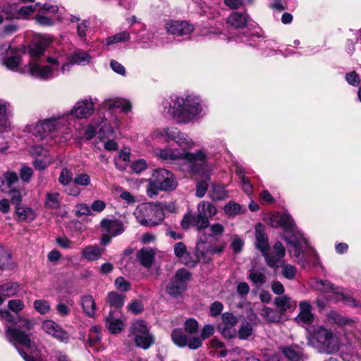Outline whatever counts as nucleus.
Returning <instances> with one entry per match:
<instances>
[{
  "mask_svg": "<svg viewBox=\"0 0 361 361\" xmlns=\"http://www.w3.org/2000/svg\"><path fill=\"white\" fill-rule=\"evenodd\" d=\"M269 224L272 227H283L284 238L288 245V249L294 261L303 268L317 266L319 258L312 249L307 250L308 245L303 234L295 227L294 221L288 213L276 212L271 215Z\"/></svg>",
  "mask_w": 361,
  "mask_h": 361,
  "instance_id": "f257e3e1",
  "label": "nucleus"
},
{
  "mask_svg": "<svg viewBox=\"0 0 361 361\" xmlns=\"http://www.w3.org/2000/svg\"><path fill=\"white\" fill-rule=\"evenodd\" d=\"M154 154L167 164H178L180 170L186 173H197L199 166L206 164V154L202 150L192 153L166 147L155 149Z\"/></svg>",
  "mask_w": 361,
  "mask_h": 361,
  "instance_id": "f03ea898",
  "label": "nucleus"
},
{
  "mask_svg": "<svg viewBox=\"0 0 361 361\" xmlns=\"http://www.w3.org/2000/svg\"><path fill=\"white\" fill-rule=\"evenodd\" d=\"M201 99L195 95L176 97L169 104L168 112L178 123H188L202 116Z\"/></svg>",
  "mask_w": 361,
  "mask_h": 361,
  "instance_id": "7ed1b4c3",
  "label": "nucleus"
},
{
  "mask_svg": "<svg viewBox=\"0 0 361 361\" xmlns=\"http://www.w3.org/2000/svg\"><path fill=\"white\" fill-rule=\"evenodd\" d=\"M46 61L49 64L44 65L43 61H30L27 73H29L32 77L40 80H48L57 76L59 73L60 61L59 59L47 57Z\"/></svg>",
  "mask_w": 361,
  "mask_h": 361,
  "instance_id": "20e7f679",
  "label": "nucleus"
},
{
  "mask_svg": "<svg viewBox=\"0 0 361 361\" xmlns=\"http://www.w3.org/2000/svg\"><path fill=\"white\" fill-rule=\"evenodd\" d=\"M134 215L141 225L146 226L157 225L164 220L163 212L160 207L150 203L138 205Z\"/></svg>",
  "mask_w": 361,
  "mask_h": 361,
  "instance_id": "39448f33",
  "label": "nucleus"
},
{
  "mask_svg": "<svg viewBox=\"0 0 361 361\" xmlns=\"http://www.w3.org/2000/svg\"><path fill=\"white\" fill-rule=\"evenodd\" d=\"M33 327L31 321L25 319H20L17 326L8 327L6 331L7 338L15 345H19L26 348H30L32 341L30 334H27L25 330L30 331Z\"/></svg>",
  "mask_w": 361,
  "mask_h": 361,
  "instance_id": "423d86ee",
  "label": "nucleus"
},
{
  "mask_svg": "<svg viewBox=\"0 0 361 361\" xmlns=\"http://www.w3.org/2000/svg\"><path fill=\"white\" fill-rule=\"evenodd\" d=\"M34 20L37 25L45 27L54 26L63 20L59 12V8L56 5L45 3L40 4L38 12Z\"/></svg>",
  "mask_w": 361,
  "mask_h": 361,
  "instance_id": "0eeeda50",
  "label": "nucleus"
},
{
  "mask_svg": "<svg viewBox=\"0 0 361 361\" xmlns=\"http://www.w3.org/2000/svg\"><path fill=\"white\" fill-rule=\"evenodd\" d=\"M131 335L135 345L144 350L148 349L154 343V336L149 333L145 322L142 320H137L132 324Z\"/></svg>",
  "mask_w": 361,
  "mask_h": 361,
  "instance_id": "6e6552de",
  "label": "nucleus"
},
{
  "mask_svg": "<svg viewBox=\"0 0 361 361\" xmlns=\"http://www.w3.org/2000/svg\"><path fill=\"white\" fill-rule=\"evenodd\" d=\"M114 130L111 126L107 123L106 118H101L99 122L93 121L90 123L85 131V138L90 140L95 135L101 141L113 136Z\"/></svg>",
  "mask_w": 361,
  "mask_h": 361,
  "instance_id": "1a4fd4ad",
  "label": "nucleus"
},
{
  "mask_svg": "<svg viewBox=\"0 0 361 361\" xmlns=\"http://www.w3.org/2000/svg\"><path fill=\"white\" fill-rule=\"evenodd\" d=\"M190 276V274L186 269H178L174 278L166 286V292L174 297L181 294L186 288Z\"/></svg>",
  "mask_w": 361,
  "mask_h": 361,
  "instance_id": "9d476101",
  "label": "nucleus"
},
{
  "mask_svg": "<svg viewBox=\"0 0 361 361\" xmlns=\"http://www.w3.org/2000/svg\"><path fill=\"white\" fill-rule=\"evenodd\" d=\"M41 328L46 334L61 343H68L70 341V334L60 324L51 319L42 322Z\"/></svg>",
  "mask_w": 361,
  "mask_h": 361,
  "instance_id": "9b49d317",
  "label": "nucleus"
},
{
  "mask_svg": "<svg viewBox=\"0 0 361 361\" xmlns=\"http://www.w3.org/2000/svg\"><path fill=\"white\" fill-rule=\"evenodd\" d=\"M63 117L64 115L39 121L33 126L31 132L34 135L42 139L59 127Z\"/></svg>",
  "mask_w": 361,
  "mask_h": 361,
  "instance_id": "f8f14e48",
  "label": "nucleus"
},
{
  "mask_svg": "<svg viewBox=\"0 0 361 361\" xmlns=\"http://www.w3.org/2000/svg\"><path fill=\"white\" fill-rule=\"evenodd\" d=\"M152 180L161 190H171L176 187V180L171 172L165 169H159L154 171Z\"/></svg>",
  "mask_w": 361,
  "mask_h": 361,
  "instance_id": "ddd939ff",
  "label": "nucleus"
},
{
  "mask_svg": "<svg viewBox=\"0 0 361 361\" xmlns=\"http://www.w3.org/2000/svg\"><path fill=\"white\" fill-rule=\"evenodd\" d=\"M52 41L53 39L51 36H39L34 43L30 44L28 47L30 61H43L41 57Z\"/></svg>",
  "mask_w": 361,
  "mask_h": 361,
  "instance_id": "4468645a",
  "label": "nucleus"
},
{
  "mask_svg": "<svg viewBox=\"0 0 361 361\" xmlns=\"http://www.w3.org/2000/svg\"><path fill=\"white\" fill-rule=\"evenodd\" d=\"M286 254V250L280 242H276L269 252L266 250L262 255L267 265L271 268H279Z\"/></svg>",
  "mask_w": 361,
  "mask_h": 361,
  "instance_id": "2eb2a0df",
  "label": "nucleus"
},
{
  "mask_svg": "<svg viewBox=\"0 0 361 361\" xmlns=\"http://www.w3.org/2000/svg\"><path fill=\"white\" fill-rule=\"evenodd\" d=\"M167 33L175 36L188 35L194 30V26L185 20H169L165 24Z\"/></svg>",
  "mask_w": 361,
  "mask_h": 361,
  "instance_id": "dca6fc26",
  "label": "nucleus"
},
{
  "mask_svg": "<svg viewBox=\"0 0 361 361\" xmlns=\"http://www.w3.org/2000/svg\"><path fill=\"white\" fill-rule=\"evenodd\" d=\"M94 102L90 99H85L76 102L70 114L76 118H83L90 116L94 111Z\"/></svg>",
  "mask_w": 361,
  "mask_h": 361,
  "instance_id": "f3484780",
  "label": "nucleus"
},
{
  "mask_svg": "<svg viewBox=\"0 0 361 361\" xmlns=\"http://www.w3.org/2000/svg\"><path fill=\"white\" fill-rule=\"evenodd\" d=\"M12 108L11 104L0 99V133L11 130Z\"/></svg>",
  "mask_w": 361,
  "mask_h": 361,
  "instance_id": "a211bd4d",
  "label": "nucleus"
},
{
  "mask_svg": "<svg viewBox=\"0 0 361 361\" xmlns=\"http://www.w3.org/2000/svg\"><path fill=\"white\" fill-rule=\"evenodd\" d=\"M314 338L324 347L326 348L328 353H331L334 351V348L331 347L333 341L334 336L331 331L326 329L319 326L315 328L314 330Z\"/></svg>",
  "mask_w": 361,
  "mask_h": 361,
  "instance_id": "6ab92c4d",
  "label": "nucleus"
},
{
  "mask_svg": "<svg viewBox=\"0 0 361 361\" xmlns=\"http://www.w3.org/2000/svg\"><path fill=\"white\" fill-rule=\"evenodd\" d=\"M103 108L114 111L116 109H120L122 112L128 113L131 110L130 102L123 98H110L106 99L103 102Z\"/></svg>",
  "mask_w": 361,
  "mask_h": 361,
  "instance_id": "aec40b11",
  "label": "nucleus"
},
{
  "mask_svg": "<svg viewBox=\"0 0 361 361\" xmlns=\"http://www.w3.org/2000/svg\"><path fill=\"white\" fill-rule=\"evenodd\" d=\"M100 225L104 233L114 237L121 234L125 230L123 222L117 219H104Z\"/></svg>",
  "mask_w": 361,
  "mask_h": 361,
  "instance_id": "412c9836",
  "label": "nucleus"
},
{
  "mask_svg": "<svg viewBox=\"0 0 361 361\" xmlns=\"http://www.w3.org/2000/svg\"><path fill=\"white\" fill-rule=\"evenodd\" d=\"M174 254L179 261L185 265L194 267L195 261L192 256L188 252L186 245L182 243H176L173 246Z\"/></svg>",
  "mask_w": 361,
  "mask_h": 361,
  "instance_id": "4be33fe9",
  "label": "nucleus"
},
{
  "mask_svg": "<svg viewBox=\"0 0 361 361\" xmlns=\"http://www.w3.org/2000/svg\"><path fill=\"white\" fill-rule=\"evenodd\" d=\"M255 230V246L262 254L269 250V244L268 236L265 232L264 226L262 224H257Z\"/></svg>",
  "mask_w": 361,
  "mask_h": 361,
  "instance_id": "5701e85b",
  "label": "nucleus"
},
{
  "mask_svg": "<svg viewBox=\"0 0 361 361\" xmlns=\"http://www.w3.org/2000/svg\"><path fill=\"white\" fill-rule=\"evenodd\" d=\"M300 312L295 317L298 324H310L313 321V314L311 312L312 307L307 301H302L299 305Z\"/></svg>",
  "mask_w": 361,
  "mask_h": 361,
  "instance_id": "b1692460",
  "label": "nucleus"
},
{
  "mask_svg": "<svg viewBox=\"0 0 361 361\" xmlns=\"http://www.w3.org/2000/svg\"><path fill=\"white\" fill-rule=\"evenodd\" d=\"M212 252L207 247V244L204 242H199L197 243L195 257H192V260L195 261L194 267L197 262L206 263L210 259Z\"/></svg>",
  "mask_w": 361,
  "mask_h": 361,
  "instance_id": "393cba45",
  "label": "nucleus"
},
{
  "mask_svg": "<svg viewBox=\"0 0 361 361\" xmlns=\"http://www.w3.org/2000/svg\"><path fill=\"white\" fill-rule=\"evenodd\" d=\"M156 250L147 247L141 249L137 253V259L140 264L146 268H150L152 265Z\"/></svg>",
  "mask_w": 361,
  "mask_h": 361,
  "instance_id": "a878e982",
  "label": "nucleus"
},
{
  "mask_svg": "<svg viewBox=\"0 0 361 361\" xmlns=\"http://www.w3.org/2000/svg\"><path fill=\"white\" fill-rule=\"evenodd\" d=\"M105 325L111 334L120 333L124 326L123 321L115 317L112 312H110L109 316L106 318Z\"/></svg>",
  "mask_w": 361,
  "mask_h": 361,
  "instance_id": "bb28decb",
  "label": "nucleus"
},
{
  "mask_svg": "<svg viewBox=\"0 0 361 361\" xmlns=\"http://www.w3.org/2000/svg\"><path fill=\"white\" fill-rule=\"evenodd\" d=\"M21 56L19 55H14L11 56L5 57L3 59V64L8 69L13 71H17L22 74L26 73L27 70V66H25L24 68L18 69V66L21 63Z\"/></svg>",
  "mask_w": 361,
  "mask_h": 361,
  "instance_id": "cd10ccee",
  "label": "nucleus"
},
{
  "mask_svg": "<svg viewBox=\"0 0 361 361\" xmlns=\"http://www.w3.org/2000/svg\"><path fill=\"white\" fill-rule=\"evenodd\" d=\"M248 21L246 13L233 12L227 19V23L235 28L243 27Z\"/></svg>",
  "mask_w": 361,
  "mask_h": 361,
  "instance_id": "c85d7f7f",
  "label": "nucleus"
},
{
  "mask_svg": "<svg viewBox=\"0 0 361 361\" xmlns=\"http://www.w3.org/2000/svg\"><path fill=\"white\" fill-rule=\"evenodd\" d=\"M103 252L104 249L97 245H88L82 250L81 255L88 261H95L102 257Z\"/></svg>",
  "mask_w": 361,
  "mask_h": 361,
  "instance_id": "c756f323",
  "label": "nucleus"
},
{
  "mask_svg": "<svg viewBox=\"0 0 361 361\" xmlns=\"http://www.w3.org/2000/svg\"><path fill=\"white\" fill-rule=\"evenodd\" d=\"M224 212L228 217H234L238 214L245 213L246 208L235 201H229L224 207Z\"/></svg>",
  "mask_w": 361,
  "mask_h": 361,
  "instance_id": "7c9ffc66",
  "label": "nucleus"
},
{
  "mask_svg": "<svg viewBox=\"0 0 361 361\" xmlns=\"http://www.w3.org/2000/svg\"><path fill=\"white\" fill-rule=\"evenodd\" d=\"M81 306L84 313L90 317L94 316L96 303L91 295H85L81 298Z\"/></svg>",
  "mask_w": 361,
  "mask_h": 361,
  "instance_id": "2f4dec72",
  "label": "nucleus"
},
{
  "mask_svg": "<svg viewBox=\"0 0 361 361\" xmlns=\"http://www.w3.org/2000/svg\"><path fill=\"white\" fill-rule=\"evenodd\" d=\"M260 314L267 322L277 323L281 319L282 312L264 307L261 310Z\"/></svg>",
  "mask_w": 361,
  "mask_h": 361,
  "instance_id": "473e14b6",
  "label": "nucleus"
},
{
  "mask_svg": "<svg viewBox=\"0 0 361 361\" xmlns=\"http://www.w3.org/2000/svg\"><path fill=\"white\" fill-rule=\"evenodd\" d=\"M281 350L290 361H299L302 357L301 349L298 345L282 347Z\"/></svg>",
  "mask_w": 361,
  "mask_h": 361,
  "instance_id": "72a5a7b5",
  "label": "nucleus"
},
{
  "mask_svg": "<svg viewBox=\"0 0 361 361\" xmlns=\"http://www.w3.org/2000/svg\"><path fill=\"white\" fill-rule=\"evenodd\" d=\"M69 60L71 63L85 66L90 63L91 56L84 51L77 50L70 56Z\"/></svg>",
  "mask_w": 361,
  "mask_h": 361,
  "instance_id": "f704fd0d",
  "label": "nucleus"
},
{
  "mask_svg": "<svg viewBox=\"0 0 361 361\" xmlns=\"http://www.w3.org/2000/svg\"><path fill=\"white\" fill-rule=\"evenodd\" d=\"M197 212L202 214L208 219L212 218L217 213V209L214 204L209 202L202 201L197 205Z\"/></svg>",
  "mask_w": 361,
  "mask_h": 361,
  "instance_id": "c9c22d12",
  "label": "nucleus"
},
{
  "mask_svg": "<svg viewBox=\"0 0 361 361\" xmlns=\"http://www.w3.org/2000/svg\"><path fill=\"white\" fill-rule=\"evenodd\" d=\"M275 303L282 314L287 310L294 309L296 306L295 302L286 295L277 297Z\"/></svg>",
  "mask_w": 361,
  "mask_h": 361,
  "instance_id": "e433bc0d",
  "label": "nucleus"
},
{
  "mask_svg": "<svg viewBox=\"0 0 361 361\" xmlns=\"http://www.w3.org/2000/svg\"><path fill=\"white\" fill-rule=\"evenodd\" d=\"M19 290V284L17 283L11 282L0 285V295L5 299L16 295Z\"/></svg>",
  "mask_w": 361,
  "mask_h": 361,
  "instance_id": "4c0bfd02",
  "label": "nucleus"
},
{
  "mask_svg": "<svg viewBox=\"0 0 361 361\" xmlns=\"http://www.w3.org/2000/svg\"><path fill=\"white\" fill-rule=\"evenodd\" d=\"M228 196V191L221 185H214L209 192V197L214 201H221Z\"/></svg>",
  "mask_w": 361,
  "mask_h": 361,
  "instance_id": "58836bf2",
  "label": "nucleus"
},
{
  "mask_svg": "<svg viewBox=\"0 0 361 361\" xmlns=\"http://www.w3.org/2000/svg\"><path fill=\"white\" fill-rule=\"evenodd\" d=\"M174 141L181 147L180 150L186 151V149H192L195 146L193 140L188 135L180 132L178 133L176 140Z\"/></svg>",
  "mask_w": 361,
  "mask_h": 361,
  "instance_id": "ea45409f",
  "label": "nucleus"
},
{
  "mask_svg": "<svg viewBox=\"0 0 361 361\" xmlns=\"http://www.w3.org/2000/svg\"><path fill=\"white\" fill-rule=\"evenodd\" d=\"M18 180V176L16 172L7 171L4 173L3 179L1 180L0 188L2 190H6Z\"/></svg>",
  "mask_w": 361,
  "mask_h": 361,
  "instance_id": "a19ab883",
  "label": "nucleus"
},
{
  "mask_svg": "<svg viewBox=\"0 0 361 361\" xmlns=\"http://www.w3.org/2000/svg\"><path fill=\"white\" fill-rule=\"evenodd\" d=\"M60 202V194L59 192H48L46 194L44 204L47 208L58 209Z\"/></svg>",
  "mask_w": 361,
  "mask_h": 361,
  "instance_id": "79ce46f5",
  "label": "nucleus"
},
{
  "mask_svg": "<svg viewBox=\"0 0 361 361\" xmlns=\"http://www.w3.org/2000/svg\"><path fill=\"white\" fill-rule=\"evenodd\" d=\"M16 213L20 220L23 221H33L35 218L34 211L29 207H16Z\"/></svg>",
  "mask_w": 361,
  "mask_h": 361,
  "instance_id": "37998d69",
  "label": "nucleus"
},
{
  "mask_svg": "<svg viewBox=\"0 0 361 361\" xmlns=\"http://www.w3.org/2000/svg\"><path fill=\"white\" fill-rule=\"evenodd\" d=\"M188 336L180 329H175L171 333L173 342L179 347L186 346L188 343Z\"/></svg>",
  "mask_w": 361,
  "mask_h": 361,
  "instance_id": "c03bdc74",
  "label": "nucleus"
},
{
  "mask_svg": "<svg viewBox=\"0 0 361 361\" xmlns=\"http://www.w3.org/2000/svg\"><path fill=\"white\" fill-rule=\"evenodd\" d=\"M130 39V33L123 31L106 39V44L109 46L114 44L126 42Z\"/></svg>",
  "mask_w": 361,
  "mask_h": 361,
  "instance_id": "a18cd8bd",
  "label": "nucleus"
},
{
  "mask_svg": "<svg viewBox=\"0 0 361 361\" xmlns=\"http://www.w3.org/2000/svg\"><path fill=\"white\" fill-rule=\"evenodd\" d=\"M193 226L197 227V230H203L207 228L209 225V221L207 216H204L200 213L196 215H192Z\"/></svg>",
  "mask_w": 361,
  "mask_h": 361,
  "instance_id": "49530a36",
  "label": "nucleus"
},
{
  "mask_svg": "<svg viewBox=\"0 0 361 361\" xmlns=\"http://www.w3.org/2000/svg\"><path fill=\"white\" fill-rule=\"evenodd\" d=\"M107 302L111 306L120 308L123 305L124 297L116 292H110L108 294Z\"/></svg>",
  "mask_w": 361,
  "mask_h": 361,
  "instance_id": "de8ad7c7",
  "label": "nucleus"
},
{
  "mask_svg": "<svg viewBox=\"0 0 361 361\" xmlns=\"http://www.w3.org/2000/svg\"><path fill=\"white\" fill-rule=\"evenodd\" d=\"M53 160L50 155H46L43 157L36 158L33 161V166L37 170L42 171L46 169Z\"/></svg>",
  "mask_w": 361,
  "mask_h": 361,
  "instance_id": "09e8293b",
  "label": "nucleus"
},
{
  "mask_svg": "<svg viewBox=\"0 0 361 361\" xmlns=\"http://www.w3.org/2000/svg\"><path fill=\"white\" fill-rule=\"evenodd\" d=\"M248 279L256 286H259L265 282V275L257 270H252L248 274Z\"/></svg>",
  "mask_w": 361,
  "mask_h": 361,
  "instance_id": "8fccbe9b",
  "label": "nucleus"
},
{
  "mask_svg": "<svg viewBox=\"0 0 361 361\" xmlns=\"http://www.w3.org/2000/svg\"><path fill=\"white\" fill-rule=\"evenodd\" d=\"M35 310L41 314H47L50 310L51 306L48 301L44 300H37L33 303Z\"/></svg>",
  "mask_w": 361,
  "mask_h": 361,
  "instance_id": "3c124183",
  "label": "nucleus"
},
{
  "mask_svg": "<svg viewBox=\"0 0 361 361\" xmlns=\"http://www.w3.org/2000/svg\"><path fill=\"white\" fill-rule=\"evenodd\" d=\"M235 325L218 324V329L225 338H231L235 336L237 331Z\"/></svg>",
  "mask_w": 361,
  "mask_h": 361,
  "instance_id": "603ef678",
  "label": "nucleus"
},
{
  "mask_svg": "<svg viewBox=\"0 0 361 361\" xmlns=\"http://www.w3.org/2000/svg\"><path fill=\"white\" fill-rule=\"evenodd\" d=\"M252 325L250 322H244L238 331V336L240 339H247L252 334Z\"/></svg>",
  "mask_w": 361,
  "mask_h": 361,
  "instance_id": "864d4df0",
  "label": "nucleus"
},
{
  "mask_svg": "<svg viewBox=\"0 0 361 361\" xmlns=\"http://www.w3.org/2000/svg\"><path fill=\"white\" fill-rule=\"evenodd\" d=\"M311 286L317 290L326 292L331 289V284L328 281L314 279L311 281Z\"/></svg>",
  "mask_w": 361,
  "mask_h": 361,
  "instance_id": "5fc2aeb1",
  "label": "nucleus"
},
{
  "mask_svg": "<svg viewBox=\"0 0 361 361\" xmlns=\"http://www.w3.org/2000/svg\"><path fill=\"white\" fill-rule=\"evenodd\" d=\"M72 180H73L72 171L67 168L62 169L60 176H59V183L63 185H67L71 183V181Z\"/></svg>",
  "mask_w": 361,
  "mask_h": 361,
  "instance_id": "6e6d98bb",
  "label": "nucleus"
},
{
  "mask_svg": "<svg viewBox=\"0 0 361 361\" xmlns=\"http://www.w3.org/2000/svg\"><path fill=\"white\" fill-rule=\"evenodd\" d=\"M40 4L37 3L35 5L23 6L18 10V15L23 18H27L37 9V7L39 8Z\"/></svg>",
  "mask_w": 361,
  "mask_h": 361,
  "instance_id": "4d7b16f0",
  "label": "nucleus"
},
{
  "mask_svg": "<svg viewBox=\"0 0 361 361\" xmlns=\"http://www.w3.org/2000/svg\"><path fill=\"white\" fill-rule=\"evenodd\" d=\"M297 273V269L295 266L291 264H284L282 267V274L283 276L288 279H293Z\"/></svg>",
  "mask_w": 361,
  "mask_h": 361,
  "instance_id": "13d9d810",
  "label": "nucleus"
},
{
  "mask_svg": "<svg viewBox=\"0 0 361 361\" xmlns=\"http://www.w3.org/2000/svg\"><path fill=\"white\" fill-rule=\"evenodd\" d=\"M221 322L219 324L225 325H236L238 319L233 314L230 312H225L221 315Z\"/></svg>",
  "mask_w": 361,
  "mask_h": 361,
  "instance_id": "bf43d9fd",
  "label": "nucleus"
},
{
  "mask_svg": "<svg viewBox=\"0 0 361 361\" xmlns=\"http://www.w3.org/2000/svg\"><path fill=\"white\" fill-rule=\"evenodd\" d=\"M73 181L78 185L87 186L90 184V178L88 174L82 173L76 175Z\"/></svg>",
  "mask_w": 361,
  "mask_h": 361,
  "instance_id": "052dcab7",
  "label": "nucleus"
},
{
  "mask_svg": "<svg viewBox=\"0 0 361 361\" xmlns=\"http://www.w3.org/2000/svg\"><path fill=\"white\" fill-rule=\"evenodd\" d=\"M20 179L25 183L30 182L32 175H33V170L32 168L23 166L20 170Z\"/></svg>",
  "mask_w": 361,
  "mask_h": 361,
  "instance_id": "680f3d73",
  "label": "nucleus"
},
{
  "mask_svg": "<svg viewBox=\"0 0 361 361\" xmlns=\"http://www.w3.org/2000/svg\"><path fill=\"white\" fill-rule=\"evenodd\" d=\"M30 152L32 156L36 158L43 157L46 155H49V152L39 145H35L30 148Z\"/></svg>",
  "mask_w": 361,
  "mask_h": 361,
  "instance_id": "e2e57ef3",
  "label": "nucleus"
},
{
  "mask_svg": "<svg viewBox=\"0 0 361 361\" xmlns=\"http://www.w3.org/2000/svg\"><path fill=\"white\" fill-rule=\"evenodd\" d=\"M116 288L121 291H128L130 288V283L123 277H118L115 280Z\"/></svg>",
  "mask_w": 361,
  "mask_h": 361,
  "instance_id": "0e129e2a",
  "label": "nucleus"
},
{
  "mask_svg": "<svg viewBox=\"0 0 361 361\" xmlns=\"http://www.w3.org/2000/svg\"><path fill=\"white\" fill-rule=\"evenodd\" d=\"M75 214L78 216H88L91 214V209L87 204L80 203L75 207Z\"/></svg>",
  "mask_w": 361,
  "mask_h": 361,
  "instance_id": "69168bd1",
  "label": "nucleus"
},
{
  "mask_svg": "<svg viewBox=\"0 0 361 361\" xmlns=\"http://www.w3.org/2000/svg\"><path fill=\"white\" fill-rule=\"evenodd\" d=\"M198 323L195 319H189L185 322V330L190 334H194L197 331Z\"/></svg>",
  "mask_w": 361,
  "mask_h": 361,
  "instance_id": "338daca9",
  "label": "nucleus"
},
{
  "mask_svg": "<svg viewBox=\"0 0 361 361\" xmlns=\"http://www.w3.org/2000/svg\"><path fill=\"white\" fill-rule=\"evenodd\" d=\"M89 27L90 22L88 20H83L78 24L77 34L81 39H84L86 37L87 31Z\"/></svg>",
  "mask_w": 361,
  "mask_h": 361,
  "instance_id": "774afa93",
  "label": "nucleus"
}]
</instances>
